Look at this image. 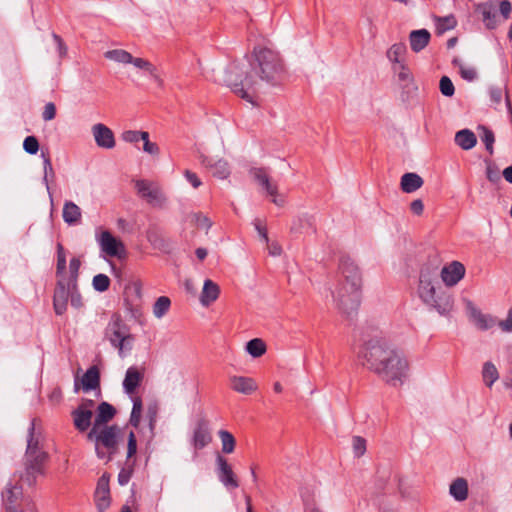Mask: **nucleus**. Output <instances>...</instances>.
Instances as JSON below:
<instances>
[{
  "label": "nucleus",
  "instance_id": "nucleus-21",
  "mask_svg": "<svg viewBox=\"0 0 512 512\" xmlns=\"http://www.w3.org/2000/svg\"><path fill=\"white\" fill-rule=\"evenodd\" d=\"M75 429L80 432H86L92 424L93 411L77 407L71 412Z\"/></svg>",
  "mask_w": 512,
  "mask_h": 512
},
{
  "label": "nucleus",
  "instance_id": "nucleus-58",
  "mask_svg": "<svg viewBox=\"0 0 512 512\" xmlns=\"http://www.w3.org/2000/svg\"><path fill=\"white\" fill-rule=\"evenodd\" d=\"M193 220L197 227L201 229L208 230L212 226V222L210 221V219L201 213L194 214Z\"/></svg>",
  "mask_w": 512,
  "mask_h": 512
},
{
  "label": "nucleus",
  "instance_id": "nucleus-44",
  "mask_svg": "<svg viewBox=\"0 0 512 512\" xmlns=\"http://www.w3.org/2000/svg\"><path fill=\"white\" fill-rule=\"evenodd\" d=\"M393 70L397 72L399 82L403 83L405 87L413 82V75L406 64L400 63V65L394 66Z\"/></svg>",
  "mask_w": 512,
  "mask_h": 512
},
{
  "label": "nucleus",
  "instance_id": "nucleus-47",
  "mask_svg": "<svg viewBox=\"0 0 512 512\" xmlns=\"http://www.w3.org/2000/svg\"><path fill=\"white\" fill-rule=\"evenodd\" d=\"M457 21L454 16L440 17L437 20L436 29L439 34L454 29Z\"/></svg>",
  "mask_w": 512,
  "mask_h": 512
},
{
  "label": "nucleus",
  "instance_id": "nucleus-55",
  "mask_svg": "<svg viewBox=\"0 0 512 512\" xmlns=\"http://www.w3.org/2000/svg\"><path fill=\"white\" fill-rule=\"evenodd\" d=\"M353 451L357 457L362 456L366 451V441L360 436H354L352 439Z\"/></svg>",
  "mask_w": 512,
  "mask_h": 512
},
{
  "label": "nucleus",
  "instance_id": "nucleus-48",
  "mask_svg": "<svg viewBox=\"0 0 512 512\" xmlns=\"http://www.w3.org/2000/svg\"><path fill=\"white\" fill-rule=\"evenodd\" d=\"M93 288L98 292H105L109 289L110 286V278L105 274H97L93 277L92 280Z\"/></svg>",
  "mask_w": 512,
  "mask_h": 512
},
{
  "label": "nucleus",
  "instance_id": "nucleus-59",
  "mask_svg": "<svg viewBox=\"0 0 512 512\" xmlns=\"http://www.w3.org/2000/svg\"><path fill=\"white\" fill-rule=\"evenodd\" d=\"M56 116V106L54 103L49 102L44 106V111L42 113V118L44 121L53 120Z\"/></svg>",
  "mask_w": 512,
  "mask_h": 512
},
{
  "label": "nucleus",
  "instance_id": "nucleus-64",
  "mask_svg": "<svg viewBox=\"0 0 512 512\" xmlns=\"http://www.w3.org/2000/svg\"><path fill=\"white\" fill-rule=\"evenodd\" d=\"M499 326L505 332H512V307L508 311L507 318L499 322Z\"/></svg>",
  "mask_w": 512,
  "mask_h": 512
},
{
  "label": "nucleus",
  "instance_id": "nucleus-19",
  "mask_svg": "<svg viewBox=\"0 0 512 512\" xmlns=\"http://www.w3.org/2000/svg\"><path fill=\"white\" fill-rule=\"evenodd\" d=\"M201 163L209 168L212 174L219 179H226L230 175V168L227 161L223 159L214 160L213 158L203 156Z\"/></svg>",
  "mask_w": 512,
  "mask_h": 512
},
{
  "label": "nucleus",
  "instance_id": "nucleus-12",
  "mask_svg": "<svg viewBox=\"0 0 512 512\" xmlns=\"http://www.w3.org/2000/svg\"><path fill=\"white\" fill-rule=\"evenodd\" d=\"M97 242L102 252L110 257H119L124 252V244L116 239L108 230L102 231L97 236Z\"/></svg>",
  "mask_w": 512,
  "mask_h": 512
},
{
  "label": "nucleus",
  "instance_id": "nucleus-8",
  "mask_svg": "<svg viewBox=\"0 0 512 512\" xmlns=\"http://www.w3.org/2000/svg\"><path fill=\"white\" fill-rule=\"evenodd\" d=\"M47 459L46 452H37L31 453L25 452L24 456V467L25 472L22 475V479L28 483V485H33L36 480V476L42 474L43 465Z\"/></svg>",
  "mask_w": 512,
  "mask_h": 512
},
{
  "label": "nucleus",
  "instance_id": "nucleus-5",
  "mask_svg": "<svg viewBox=\"0 0 512 512\" xmlns=\"http://www.w3.org/2000/svg\"><path fill=\"white\" fill-rule=\"evenodd\" d=\"M121 428L114 425L92 426L87 439L95 444V453L99 459L111 461L118 450Z\"/></svg>",
  "mask_w": 512,
  "mask_h": 512
},
{
  "label": "nucleus",
  "instance_id": "nucleus-25",
  "mask_svg": "<svg viewBox=\"0 0 512 512\" xmlns=\"http://www.w3.org/2000/svg\"><path fill=\"white\" fill-rule=\"evenodd\" d=\"M470 316L475 325L481 330H488L495 325V319L489 315L483 314L480 310L473 306L472 302H468Z\"/></svg>",
  "mask_w": 512,
  "mask_h": 512
},
{
  "label": "nucleus",
  "instance_id": "nucleus-46",
  "mask_svg": "<svg viewBox=\"0 0 512 512\" xmlns=\"http://www.w3.org/2000/svg\"><path fill=\"white\" fill-rule=\"evenodd\" d=\"M66 270V254L64 247L61 243L57 244V264H56V276L64 279Z\"/></svg>",
  "mask_w": 512,
  "mask_h": 512
},
{
  "label": "nucleus",
  "instance_id": "nucleus-28",
  "mask_svg": "<svg viewBox=\"0 0 512 512\" xmlns=\"http://www.w3.org/2000/svg\"><path fill=\"white\" fill-rule=\"evenodd\" d=\"M219 293V286L215 282L210 279L205 280L200 296L201 304L203 306H209L211 303L217 300Z\"/></svg>",
  "mask_w": 512,
  "mask_h": 512
},
{
  "label": "nucleus",
  "instance_id": "nucleus-61",
  "mask_svg": "<svg viewBox=\"0 0 512 512\" xmlns=\"http://www.w3.org/2000/svg\"><path fill=\"white\" fill-rule=\"evenodd\" d=\"M460 74L461 77L468 81H473L477 77V72L472 67H465L464 65H460Z\"/></svg>",
  "mask_w": 512,
  "mask_h": 512
},
{
  "label": "nucleus",
  "instance_id": "nucleus-20",
  "mask_svg": "<svg viewBox=\"0 0 512 512\" xmlns=\"http://www.w3.org/2000/svg\"><path fill=\"white\" fill-rule=\"evenodd\" d=\"M36 421L37 420L35 418L32 419L30 421V425L28 428L26 452H29V454L37 453V452H45L41 445L42 434H41L40 429H37V427H36Z\"/></svg>",
  "mask_w": 512,
  "mask_h": 512
},
{
  "label": "nucleus",
  "instance_id": "nucleus-51",
  "mask_svg": "<svg viewBox=\"0 0 512 512\" xmlns=\"http://www.w3.org/2000/svg\"><path fill=\"white\" fill-rule=\"evenodd\" d=\"M157 414H158V407L156 404L149 405L146 412V417L148 419V426L149 430L151 432V438L154 436V430L157 422Z\"/></svg>",
  "mask_w": 512,
  "mask_h": 512
},
{
  "label": "nucleus",
  "instance_id": "nucleus-60",
  "mask_svg": "<svg viewBox=\"0 0 512 512\" xmlns=\"http://www.w3.org/2000/svg\"><path fill=\"white\" fill-rule=\"evenodd\" d=\"M184 177L191 184V186L195 189L199 188L202 185V182L199 179V177L197 176V174L190 170L184 171Z\"/></svg>",
  "mask_w": 512,
  "mask_h": 512
},
{
  "label": "nucleus",
  "instance_id": "nucleus-54",
  "mask_svg": "<svg viewBox=\"0 0 512 512\" xmlns=\"http://www.w3.org/2000/svg\"><path fill=\"white\" fill-rule=\"evenodd\" d=\"M23 149L26 153L35 155L39 150V142L35 136H27L23 141Z\"/></svg>",
  "mask_w": 512,
  "mask_h": 512
},
{
  "label": "nucleus",
  "instance_id": "nucleus-10",
  "mask_svg": "<svg viewBox=\"0 0 512 512\" xmlns=\"http://www.w3.org/2000/svg\"><path fill=\"white\" fill-rule=\"evenodd\" d=\"M250 175L258 184L265 189L267 194L272 197V202L277 206L284 205V199L278 197V187L276 184L270 182V177L265 168H251Z\"/></svg>",
  "mask_w": 512,
  "mask_h": 512
},
{
  "label": "nucleus",
  "instance_id": "nucleus-15",
  "mask_svg": "<svg viewBox=\"0 0 512 512\" xmlns=\"http://www.w3.org/2000/svg\"><path fill=\"white\" fill-rule=\"evenodd\" d=\"M92 134L98 147L112 149L115 147V137L113 131L102 123L92 126Z\"/></svg>",
  "mask_w": 512,
  "mask_h": 512
},
{
  "label": "nucleus",
  "instance_id": "nucleus-41",
  "mask_svg": "<svg viewBox=\"0 0 512 512\" xmlns=\"http://www.w3.org/2000/svg\"><path fill=\"white\" fill-rule=\"evenodd\" d=\"M171 301L167 296H160L153 305V314L161 319L169 311Z\"/></svg>",
  "mask_w": 512,
  "mask_h": 512
},
{
  "label": "nucleus",
  "instance_id": "nucleus-56",
  "mask_svg": "<svg viewBox=\"0 0 512 512\" xmlns=\"http://www.w3.org/2000/svg\"><path fill=\"white\" fill-rule=\"evenodd\" d=\"M498 9L503 20H508L510 18L512 5L509 0L497 1V10Z\"/></svg>",
  "mask_w": 512,
  "mask_h": 512
},
{
  "label": "nucleus",
  "instance_id": "nucleus-4",
  "mask_svg": "<svg viewBox=\"0 0 512 512\" xmlns=\"http://www.w3.org/2000/svg\"><path fill=\"white\" fill-rule=\"evenodd\" d=\"M418 295L429 310L436 311L443 317L451 316L454 297L448 289L440 285L437 268L425 266L421 269Z\"/></svg>",
  "mask_w": 512,
  "mask_h": 512
},
{
  "label": "nucleus",
  "instance_id": "nucleus-9",
  "mask_svg": "<svg viewBox=\"0 0 512 512\" xmlns=\"http://www.w3.org/2000/svg\"><path fill=\"white\" fill-rule=\"evenodd\" d=\"M215 465L217 478L225 488L233 490L239 487L237 476L224 456L218 454L215 459Z\"/></svg>",
  "mask_w": 512,
  "mask_h": 512
},
{
  "label": "nucleus",
  "instance_id": "nucleus-2",
  "mask_svg": "<svg viewBox=\"0 0 512 512\" xmlns=\"http://www.w3.org/2000/svg\"><path fill=\"white\" fill-rule=\"evenodd\" d=\"M358 359L362 366L390 385L402 384L408 376L409 363L404 354L382 340L366 342L358 354Z\"/></svg>",
  "mask_w": 512,
  "mask_h": 512
},
{
  "label": "nucleus",
  "instance_id": "nucleus-57",
  "mask_svg": "<svg viewBox=\"0 0 512 512\" xmlns=\"http://www.w3.org/2000/svg\"><path fill=\"white\" fill-rule=\"evenodd\" d=\"M137 452V440L135 433L130 431L128 434V443H127V459L128 461L135 456Z\"/></svg>",
  "mask_w": 512,
  "mask_h": 512
},
{
  "label": "nucleus",
  "instance_id": "nucleus-33",
  "mask_svg": "<svg viewBox=\"0 0 512 512\" xmlns=\"http://www.w3.org/2000/svg\"><path fill=\"white\" fill-rule=\"evenodd\" d=\"M147 241L157 249H161L165 245L164 238L160 228L156 224H150L146 230Z\"/></svg>",
  "mask_w": 512,
  "mask_h": 512
},
{
  "label": "nucleus",
  "instance_id": "nucleus-53",
  "mask_svg": "<svg viewBox=\"0 0 512 512\" xmlns=\"http://www.w3.org/2000/svg\"><path fill=\"white\" fill-rule=\"evenodd\" d=\"M134 463H135V460L129 464V462L127 463V467L125 468H122L121 471L119 472L118 474V483L121 485V486H125L129 483L131 477H132V474H133V466H134Z\"/></svg>",
  "mask_w": 512,
  "mask_h": 512
},
{
  "label": "nucleus",
  "instance_id": "nucleus-38",
  "mask_svg": "<svg viewBox=\"0 0 512 512\" xmlns=\"http://www.w3.org/2000/svg\"><path fill=\"white\" fill-rule=\"evenodd\" d=\"M218 435L222 444V452L225 454H231L236 445V440L233 434L227 430H220Z\"/></svg>",
  "mask_w": 512,
  "mask_h": 512
},
{
  "label": "nucleus",
  "instance_id": "nucleus-49",
  "mask_svg": "<svg viewBox=\"0 0 512 512\" xmlns=\"http://www.w3.org/2000/svg\"><path fill=\"white\" fill-rule=\"evenodd\" d=\"M481 130H482L481 140L485 144L486 150L489 152L490 155H492L494 152L493 144L495 142L494 133L492 130H490L489 128L484 127V126L481 127Z\"/></svg>",
  "mask_w": 512,
  "mask_h": 512
},
{
  "label": "nucleus",
  "instance_id": "nucleus-6",
  "mask_svg": "<svg viewBox=\"0 0 512 512\" xmlns=\"http://www.w3.org/2000/svg\"><path fill=\"white\" fill-rule=\"evenodd\" d=\"M104 338L118 350L120 357H125L132 350L135 341L129 326L118 313L112 314L104 330Z\"/></svg>",
  "mask_w": 512,
  "mask_h": 512
},
{
  "label": "nucleus",
  "instance_id": "nucleus-31",
  "mask_svg": "<svg viewBox=\"0 0 512 512\" xmlns=\"http://www.w3.org/2000/svg\"><path fill=\"white\" fill-rule=\"evenodd\" d=\"M455 143L463 150L472 149L476 143V135L469 129H462L455 135Z\"/></svg>",
  "mask_w": 512,
  "mask_h": 512
},
{
  "label": "nucleus",
  "instance_id": "nucleus-40",
  "mask_svg": "<svg viewBox=\"0 0 512 512\" xmlns=\"http://www.w3.org/2000/svg\"><path fill=\"white\" fill-rule=\"evenodd\" d=\"M133 401V407L130 414L129 424L133 426L134 428H138L141 421V415H142V400L140 397H134L132 399Z\"/></svg>",
  "mask_w": 512,
  "mask_h": 512
},
{
  "label": "nucleus",
  "instance_id": "nucleus-23",
  "mask_svg": "<svg viewBox=\"0 0 512 512\" xmlns=\"http://www.w3.org/2000/svg\"><path fill=\"white\" fill-rule=\"evenodd\" d=\"M430 39L431 34L427 29L413 30L409 35L412 51L419 53L429 44Z\"/></svg>",
  "mask_w": 512,
  "mask_h": 512
},
{
  "label": "nucleus",
  "instance_id": "nucleus-52",
  "mask_svg": "<svg viewBox=\"0 0 512 512\" xmlns=\"http://www.w3.org/2000/svg\"><path fill=\"white\" fill-rule=\"evenodd\" d=\"M441 93L446 97H451L455 93L454 85L448 76H442L439 83Z\"/></svg>",
  "mask_w": 512,
  "mask_h": 512
},
{
  "label": "nucleus",
  "instance_id": "nucleus-14",
  "mask_svg": "<svg viewBox=\"0 0 512 512\" xmlns=\"http://www.w3.org/2000/svg\"><path fill=\"white\" fill-rule=\"evenodd\" d=\"M94 497L99 512H104L110 506L109 476L107 474H103L98 479Z\"/></svg>",
  "mask_w": 512,
  "mask_h": 512
},
{
  "label": "nucleus",
  "instance_id": "nucleus-3",
  "mask_svg": "<svg viewBox=\"0 0 512 512\" xmlns=\"http://www.w3.org/2000/svg\"><path fill=\"white\" fill-rule=\"evenodd\" d=\"M361 282L358 266L350 257L342 256L335 284L330 291L338 310L347 316H351L359 306Z\"/></svg>",
  "mask_w": 512,
  "mask_h": 512
},
{
  "label": "nucleus",
  "instance_id": "nucleus-39",
  "mask_svg": "<svg viewBox=\"0 0 512 512\" xmlns=\"http://www.w3.org/2000/svg\"><path fill=\"white\" fill-rule=\"evenodd\" d=\"M246 351L252 357L258 358L266 352V345L262 339L255 338L247 342Z\"/></svg>",
  "mask_w": 512,
  "mask_h": 512
},
{
  "label": "nucleus",
  "instance_id": "nucleus-16",
  "mask_svg": "<svg viewBox=\"0 0 512 512\" xmlns=\"http://www.w3.org/2000/svg\"><path fill=\"white\" fill-rule=\"evenodd\" d=\"M477 11L482 15V21L487 29L494 30L497 28V0H490L479 4L477 6Z\"/></svg>",
  "mask_w": 512,
  "mask_h": 512
},
{
  "label": "nucleus",
  "instance_id": "nucleus-11",
  "mask_svg": "<svg viewBox=\"0 0 512 512\" xmlns=\"http://www.w3.org/2000/svg\"><path fill=\"white\" fill-rule=\"evenodd\" d=\"M465 266L459 261H452L443 266L438 273L446 287H453L460 282L465 276Z\"/></svg>",
  "mask_w": 512,
  "mask_h": 512
},
{
  "label": "nucleus",
  "instance_id": "nucleus-24",
  "mask_svg": "<svg viewBox=\"0 0 512 512\" xmlns=\"http://www.w3.org/2000/svg\"><path fill=\"white\" fill-rule=\"evenodd\" d=\"M230 380L232 389L238 393L249 395L257 389V384L252 378L233 376Z\"/></svg>",
  "mask_w": 512,
  "mask_h": 512
},
{
  "label": "nucleus",
  "instance_id": "nucleus-1",
  "mask_svg": "<svg viewBox=\"0 0 512 512\" xmlns=\"http://www.w3.org/2000/svg\"><path fill=\"white\" fill-rule=\"evenodd\" d=\"M283 76L284 64L280 55L272 49L258 47L254 48L253 61L249 62L247 69L231 63L223 81L236 95L257 106L254 95L260 90L261 82L276 86Z\"/></svg>",
  "mask_w": 512,
  "mask_h": 512
},
{
  "label": "nucleus",
  "instance_id": "nucleus-32",
  "mask_svg": "<svg viewBox=\"0 0 512 512\" xmlns=\"http://www.w3.org/2000/svg\"><path fill=\"white\" fill-rule=\"evenodd\" d=\"M450 495L456 501H464L468 497V483L464 478L455 479L449 488Z\"/></svg>",
  "mask_w": 512,
  "mask_h": 512
},
{
  "label": "nucleus",
  "instance_id": "nucleus-30",
  "mask_svg": "<svg viewBox=\"0 0 512 512\" xmlns=\"http://www.w3.org/2000/svg\"><path fill=\"white\" fill-rule=\"evenodd\" d=\"M100 386V373L96 366H91L87 369L82 377L83 390L88 392L95 390Z\"/></svg>",
  "mask_w": 512,
  "mask_h": 512
},
{
  "label": "nucleus",
  "instance_id": "nucleus-63",
  "mask_svg": "<svg viewBox=\"0 0 512 512\" xmlns=\"http://www.w3.org/2000/svg\"><path fill=\"white\" fill-rule=\"evenodd\" d=\"M486 176L487 179L492 183H497L501 179L499 170L491 165L487 166Z\"/></svg>",
  "mask_w": 512,
  "mask_h": 512
},
{
  "label": "nucleus",
  "instance_id": "nucleus-13",
  "mask_svg": "<svg viewBox=\"0 0 512 512\" xmlns=\"http://www.w3.org/2000/svg\"><path fill=\"white\" fill-rule=\"evenodd\" d=\"M72 288L65 279L58 280L53 296V307L57 315H62L66 311Z\"/></svg>",
  "mask_w": 512,
  "mask_h": 512
},
{
  "label": "nucleus",
  "instance_id": "nucleus-26",
  "mask_svg": "<svg viewBox=\"0 0 512 512\" xmlns=\"http://www.w3.org/2000/svg\"><path fill=\"white\" fill-rule=\"evenodd\" d=\"M62 217L68 225L79 224L82 217L80 207L72 201H66L63 205Z\"/></svg>",
  "mask_w": 512,
  "mask_h": 512
},
{
  "label": "nucleus",
  "instance_id": "nucleus-29",
  "mask_svg": "<svg viewBox=\"0 0 512 512\" xmlns=\"http://www.w3.org/2000/svg\"><path fill=\"white\" fill-rule=\"evenodd\" d=\"M423 179L416 173L408 172L401 177L400 187L405 193H413L423 185Z\"/></svg>",
  "mask_w": 512,
  "mask_h": 512
},
{
  "label": "nucleus",
  "instance_id": "nucleus-62",
  "mask_svg": "<svg viewBox=\"0 0 512 512\" xmlns=\"http://www.w3.org/2000/svg\"><path fill=\"white\" fill-rule=\"evenodd\" d=\"M70 303L74 308H81L83 306L82 296L76 288H72L70 295Z\"/></svg>",
  "mask_w": 512,
  "mask_h": 512
},
{
  "label": "nucleus",
  "instance_id": "nucleus-43",
  "mask_svg": "<svg viewBox=\"0 0 512 512\" xmlns=\"http://www.w3.org/2000/svg\"><path fill=\"white\" fill-rule=\"evenodd\" d=\"M80 266H81V261L79 258L73 257L70 260L69 277L66 280V282L69 283V287L76 288Z\"/></svg>",
  "mask_w": 512,
  "mask_h": 512
},
{
  "label": "nucleus",
  "instance_id": "nucleus-22",
  "mask_svg": "<svg viewBox=\"0 0 512 512\" xmlns=\"http://www.w3.org/2000/svg\"><path fill=\"white\" fill-rule=\"evenodd\" d=\"M144 374L135 366L126 370L123 380V389L127 394H133L143 380Z\"/></svg>",
  "mask_w": 512,
  "mask_h": 512
},
{
  "label": "nucleus",
  "instance_id": "nucleus-45",
  "mask_svg": "<svg viewBox=\"0 0 512 512\" xmlns=\"http://www.w3.org/2000/svg\"><path fill=\"white\" fill-rule=\"evenodd\" d=\"M18 494L19 491L16 486H8L5 492L3 493V500L5 502V507L8 512H12Z\"/></svg>",
  "mask_w": 512,
  "mask_h": 512
},
{
  "label": "nucleus",
  "instance_id": "nucleus-7",
  "mask_svg": "<svg viewBox=\"0 0 512 512\" xmlns=\"http://www.w3.org/2000/svg\"><path fill=\"white\" fill-rule=\"evenodd\" d=\"M134 184L139 197L146 200L152 207L161 208L165 204L166 197L157 183L139 179Z\"/></svg>",
  "mask_w": 512,
  "mask_h": 512
},
{
  "label": "nucleus",
  "instance_id": "nucleus-50",
  "mask_svg": "<svg viewBox=\"0 0 512 512\" xmlns=\"http://www.w3.org/2000/svg\"><path fill=\"white\" fill-rule=\"evenodd\" d=\"M146 137H149V133L146 131L128 130L122 134V139L128 143H137Z\"/></svg>",
  "mask_w": 512,
  "mask_h": 512
},
{
  "label": "nucleus",
  "instance_id": "nucleus-42",
  "mask_svg": "<svg viewBox=\"0 0 512 512\" xmlns=\"http://www.w3.org/2000/svg\"><path fill=\"white\" fill-rule=\"evenodd\" d=\"M41 157L43 159V170H44L43 183L45 184L47 191H48L49 195L51 196L50 187H49V177L54 178V176H55L54 169H53L51 159L48 154H45L42 151Z\"/></svg>",
  "mask_w": 512,
  "mask_h": 512
},
{
  "label": "nucleus",
  "instance_id": "nucleus-17",
  "mask_svg": "<svg viewBox=\"0 0 512 512\" xmlns=\"http://www.w3.org/2000/svg\"><path fill=\"white\" fill-rule=\"evenodd\" d=\"M291 232L294 234H315L316 233V221L313 215L302 214L295 218L292 222Z\"/></svg>",
  "mask_w": 512,
  "mask_h": 512
},
{
  "label": "nucleus",
  "instance_id": "nucleus-35",
  "mask_svg": "<svg viewBox=\"0 0 512 512\" xmlns=\"http://www.w3.org/2000/svg\"><path fill=\"white\" fill-rule=\"evenodd\" d=\"M406 45L404 43H395L393 44L387 51L386 55L387 58L396 65H400V63H403L401 61V58L406 53Z\"/></svg>",
  "mask_w": 512,
  "mask_h": 512
},
{
  "label": "nucleus",
  "instance_id": "nucleus-34",
  "mask_svg": "<svg viewBox=\"0 0 512 512\" xmlns=\"http://www.w3.org/2000/svg\"><path fill=\"white\" fill-rule=\"evenodd\" d=\"M482 378L485 385L489 388L499 379V372L496 366L488 361L485 362L482 368Z\"/></svg>",
  "mask_w": 512,
  "mask_h": 512
},
{
  "label": "nucleus",
  "instance_id": "nucleus-37",
  "mask_svg": "<svg viewBox=\"0 0 512 512\" xmlns=\"http://www.w3.org/2000/svg\"><path fill=\"white\" fill-rule=\"evenodd\" d=\"M105 58L123 64H130L133 56L123 49H113L105 52Z\"/></svg>",
  "mask_w": 512,
  "mask_h": 512
},
{
  "label": "nucleus",
  "instance_id": "nucleus-27",
  "mask_svg": "<svg viewBox=\"0 0 512 512\" xmlns=\"http://www.w3.org/2000/svg\"><path fill=\"white\" fill-rule=\"evenodd\" d=\"M116 409L108 402H101L97 407L93 426H104L114 418Z\"/></svg>",
  "mask_w": 512,
  "mask_h": 512
},
{
  "label": "nucleus",
  "instance_id": "nucleus-36",
  "mask_svg": "<svg viewBox=\"0 0 512 512\" xmlns=\"http://www.w3.org/2000/svg\"><path fill=\"white\" fill-rule=\"evenodd\" d=\"M130 64H133L136 68L146 71L152 79H154L157 82H160V78L157 73L156 67L149 61H147L143 58H134L133 57V60H131Z\"/></svg>",
  "mask_w": 512,
  "mask_h": 512
},
{
  "label": "nucleus",
  "instance_id": "nucleus-18",
  "mask_svg": "<svg viewBox=\"0 0 512 512\" xmlns=\"http://www.w3.org/2000/svg\"><path fill=\"white\" fill-rule=\"evenodd\" d=\"M212 441L209 427L206 421L201 420L197 423L194 432L192 443L195 449L201 450Z\"/></svg>",
  "mask_w": 512,
  "mask_h": 512
}]
</instances>
